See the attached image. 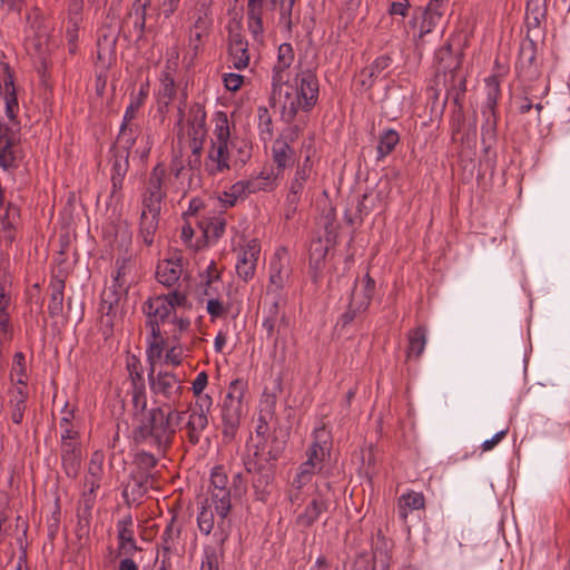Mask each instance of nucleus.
I'll use <instances>...</instances> for the list:
<instances>
[{
  "instance_id": "obj_1",
  "label": "nucleus",
  "mask_w": 570,
  "mask_h": 570,
  "mask_svg": "<svg viewBox=\"0 0 570 570\" xmlns=\"http://www.w3.org/2000/svg\"><path fill=\"white\" fill-rule=\"evenodd\" d=\"M185 413V411L165 406L151 407L140 416L136 413V425L132 431L135 443H147L159 453H164L171 446L176 429Z\"/></svg>"
},
{
  "instance_id": "obj_2",
  "label": "nucleus",
  "mask_w": 570,
  "mask_h": 570,
  "mask_svg": "<svg viewBox=\"0 0 570 570\" xmlns=\"http://www.w3.org/2000/svg\"><path fill=\"white\" fill-rule=\"evenodd\" d=\"M332 434L325 425L316 428L313 433V442L307 450V460L302 463L292 485L299 490L307 484L315 472L327 474L325 462L331 458Z\"/></svg>"
},
{
  "instance_id": "obj_3",
  "label": "nucleus",
  "mask_w": 570,
  "mask_h": 570,
  "mask_svg": "<svg viewBox=\"0 0 570 570\" xmlns=\"http://www.w3.org/2000/svg\"><path fill=\"white\" fill-rule=\"evenodd\" d=\"M0 96L4 101V112L9 120L0 117V144L2 141H20L21 124L18 119L19 102L14 77L8 63L3 65L0 73Z\"/></svg>"
},
{
  "instance_id": "obj_4",
  "label": "nucleus",
  "mask_w": 570,
  "mask_h": 570,
  "mask_svg": "<svg viewBox=\"0 0 570 570\" xmlns=\"http://www.w3.org/2000/svg\"><path fill=\"white\" fill-rule=\"evenodd\" d=\"M245 389L246 382L243 380L236 379L232 381L222 404V434L225 443H230L236 438L240 426V421L244 415L243 397Z\"/></svg>"
},
{
  "instance_id": "obj_5",
  "label": "nucleus",
  "mask_w": 570,
  "mask_h": 570,
  "mask_svg": "<svg viewBox=\"0 0 570 570\" xmlns=\"http://www.w3.org/2000/svg\"><path fill=\"white\" fill-rule=\"evenodd\" d=\"M460 59L455 58V63L452 68L444 71V83L446 86V97L443 102L445 106L449 99L454 104L453 117H452V131L453 139L461 134L465 116L463 112V98L466 91V80L463 71L460 68Z\"/></svg>"
},
{
  "instance_id": "obj_6",
  "label": "nucleus",
  "mask_w": 570,
  "mask_h": 570,
  "mask_svg": "<svg viewBox=\"0 0 570 570\" xmlns=\"http://www.w3.org/2000/svg\"><path fill=\"white\" fill-rule=\"evenodd\" d=\"M101 473L102 456L96 452L89 461L88 471L83 480L85 491L78 507L79 530L89 525L91 510L96 502V491L100 488Z\"/></svg>"
},
{
  "instance_id": "obj_7",
  "label": "nucleus",
  "mask_w": 570,
  "mask_h": 570,
  "mask_svg": "<svg viewBox=\"0 0 570 570\" xmlns=\"http://www.w3.org/2000/svg\"><path fill=\"white\" fill-rule=\"evenodd\" d=\"M243 464L252 476L250 483L255 499L266 502L273 491L275 463L259 461L258 454H248L243 458Z\"/></svg>"
},
{
  "instance_id": "obj_8",
  "label": "nucleus",
  "mask_w": 570,
  "mask_h": 570,
  "mask_svg": "<svg viewBox=\"0 0 570 570\" xmlns=\"http://www.w3.org/2000/svg\"><path fill=\"white\" fill-rule=\"evenodd\" d=\"M148 382L150 391L166 400L163 406L176 409L184 390L181 381L176 374L167 371H159L155 374V368L151 366L148 372Z\"/></svg>"
},
{
  "instance_id": "obj_9",
  "label": "nucleus",
  "mask_w": 570,
  "mask_h": 570,
  "mask_svg": "<svg viewBox=\"0 0 570 570\" xmlns=\"http://www.w3.org/2000/svg\"><path fill=\"white\" fill-rule=\"evenodd\" d=\"M268 188H272L271 175L267 174L265 176L262 173V176L258 178L235 183L228 190L223 193L219 200L225 208H228L235 206L238 199H245L252 193Z\"/></svg>"
},
{
  "instance_id": "obj_10",
  "label": "nucleus",
  "mask_w": 570,
  "mask_h": 570,
  "mask_svg": "<svg viewBox=\"0 0 570 570\" xmlns=\"http://www.w3.org/2000/svg\"><path fill=\"white\" fill-rule=\"evenodd\" d=\"M142 313L146 315V326L150 330V336H159L160 324L167 322L174 312L167 298L156 296L144 303Z\"/></svg>"
},
{
  "instance_id": "obj_11",
  "label": "nucleus",
  "mask_w": 570,
  "mask_h": 570,
  "mask_svg": "<svg viewBox=\"0 0 570 570\" xmlns=\"http://www.w3.org/2000/svg\"><path fill=\"white\" fill-rule=\"evenodd\" d=\"M295 91L302 101L303 111H311L318 100L320 83L312 69L301 70L294 78Z\"/></svg>"
},
{
  "instance_id": "obj_12",
  "label": "nucleus",
  "mask_w": 570,
  "mask_h": 570,
  "mask_svg": "<svg viewBox=\"0 0 570 570\" xmlns=\"http://www.w3.org/2000/svg\"><path fill=\"white\" fill-rule=\"evenodd\" d=\"M259 253L261 245L257 239L249 240L246 247L239 252L238 261L236 264V273L238 277L244 282H249L253 279L256 272Z\"/></svg>"
},
{
  "instance_id": "obj_13",
  "label": "nucleus",
  "mask_w": 570,
  "mask_h": 570,
  "mask_svg": "<svg viewBox=\"0 0 570 570\" xmlns=\"http://www.w3.org/2000/svg\"><path fill=\"white\" fill-rule=\"evenodd\" d=\"M126 294V292H121V289H114V287H106L101 293V323L110 331L112 330L115 320L119 313V303Z\"/></svg>"
},
{
  "instance_id": "obj_14",
  "label": "nucleus",
  "mask_w": 570,
  "mask_h": 570,
  "mask_svg": "<svg viewBox=\"0 0 570 570\" xmlns=\"http://www.w3.org/2000/svg\"><path fill=\"white\" fill-rule=\"evenodd\" d=\"M228 145L212 144L205 159L204 169L208 176H217L229 170Z\"/></svg>"
},
{
  "instance_id": "obj_15",
  "label": "nucleus",
  "mask_w": 570,
  "mask_h": 570,
  "mask_svg": "<svg viewBox=\"0 0 570 570\" xmlns=\"http://www.w3.org/2000/svg\"><path fill=\"white\" fill-rule=\"evenodd\" d=\"M60 456L62 470L69 479H77L81 470L82 450L81 445L60 443Z\"/></svg>"
},
{
  "instance_id": "obj_16",
  "label": "nucleus",
  "mask_w": 570,
  "mask_h": 570,
  "mask_svg": "<svg viewBox=\"0 0 570 570\" xmlns=\"http://www.w3.org/2000/svg\"><path fill=\"white\" fill-rule=\"evenodd\" d=\"M392 61L389 55H383L377 57L370 66L364 67L357 78L361 88L363 90H370L379 76L391 66Z\"/></svg>"
},
{
  "instance_id": "obj_17",
  "label": "nucleus",
  "mask_w": 570,
  "mask_h": 570,
  "mask_svg": "<svg viewBox=\"0 0 570 570\" xmlns=\"http://www.w3.org/2000/svg\"><path fill=\"white\" fill-rule=\"evenodd\" d=\"M229 56L234 68L238 70L249 63L248 42L239 32H229Z\"/></svg>"
},
{
  "instance_id": "obj_18",
  "label": "nucleus",
  "mask_w": 570,
  "mask_h": 570,
  "mask_svg": "<svg viewBox=\"0 0 570 570\" xmlns=\"http://www.w3.org/2000/svg\"><path fill=\"white\" fill-rule=\"evenodd\" d=\"M117 530L119 554L132 556L134 552L140 550V548L137 547L134 538L131 515H126L125 518L120 519L117 522Z\"/></svg>"
},
{
  "instance_id": "obj_19",
  "label": "nucleus",
  "mask_w": 570,
  "mask_h": 570,
  "mask_svg": "<svg viewBox=\"0 0 570 570\" xmlns=\"http://www.w3.org/2000/svg\"><path fill=\"white\" fill-rule=\"evenodd\" d=\"M266 0H248L247 2V24L254 40L263 42L264 37V3Z\"/></svg>"
},
{
  "instance_id": "obj_20",
  "label": "nucleus",
  "mask_w": 570,
  "mask_h": 570,
  "mask_svg": "<svg viewBox=\"0 0 570 570\" xmlns=\"http://www.w3.org/2000/svg\"><path fill=\"white\" fill-rule=\"evenodd\" d=\"M230 497H232V490L228 489H212L210 494V507L214 505L216 513L220 518V521L218 522V532L215 533V535L220 537L222 529L225 528L226 518L232 509L230 503Z\"/></svg>"
},
{
  "instance_id": "obj_21",
  "label": "nucleus",
  "mask_w": 570,
  "mask_h": 570,
  "mask_svg": "<svg viewBox=\"0 0 570 570\" xmlns=\"http://www.w3.org/2000/svg\"><path fill=\"white\" fill-rule=\"evenodd\" d=\"M110 153L112 154V174H111V184L112 190L115 194L122 188V181L125 176L129 169V153H121L120 148H116L112 146L110 148Z\"/></svg>"
},
{
  "instance_id": "obj_22",
  "label": "nucleus",
  "mask_w": 570,
  "mask_h": 570,
  "mask_svg": "<svg viewBox=\"0 0 570 570\" xmlns=\"http://www.w3.org/2000/svg\"><path fill=\"white\" fill-rule=\"evenodd\" d=\"M181 273L183 266L180 258L164 259L157 265L156 278L164 286L171 287L179 279Z\"/></svg>"
},
{
  "instance_id": "obj_23",
  "label": "nucleus",
  "mask_w": 570,
  "mask_h": 570,
  "mask_svg": "<svg viewBox=\"0 0 570 570\" xmlns=\"http://www.w3.org/2000/svg\"><path fill=\"white\" fill-rule=\"evenodd\" d=\"M276 402L277 399L275 394H267L264 400L261 401V410L257 419V425L255 428L256 438L258 440L267 439L269 430L268 421L275 414Z\"/></svg>"
},
{
  "instance_id": "obj_24",
  "label": "nucleus",
  "mask_w": 570,
  "mask_h": 570,
  "mask_svg": "<svg viewBox=\"0 0 570 570\" xmlns=\"http://www.w3.org/2000/svg\"><path fill=\"white\" fill-rule=\"evenodd\" d=\"M284 449L285 441L274 435L271 442H268V439L258 440L253 454H258L259 461L274 463L281 458Z\"/></svg>"
},
{
  "instance_id": "obj_25",
  "label": "nucleus",
  "mask_w": 570,
  "mask_h": 570,
  "mask_svg": "<svg viewBox=\"0 0 570 570\" xmlns=\"http://www.w3.org/2000/svg\"><path fill=\"white\" fill-rule=\"evenodd\" d=\"M153 476L149 472L137 471L131 473L130 481L125 485L122 497L128 501L131 495L132 500L136 501L142 498L149 488L150 480Z\"/></svg>"
},
{
  "instance_id": "obj_26",
  "label": "nucleus",
  "mask_w": 570,
  "mask_h": 570,
  "mask_svg": "<svg viewBox=\"0 0 570 570\" xmlns=\"http://www.w3.org/2000/svg\"><path fill=\"white\" fill-rule=\"evenodd\" d=\"M328 503L321 494L314 497L306 505L303 513L296 518V523L303 528H311L320 518V515L327 511Z\"/></svg>"
},
{
  "instance_id": "obj_27",
  "label": "nucleus",
  "mask_w": 570,
  "mask_h": 570,
  "mask_svg": "<svg viewBox=\"0 0 570 570\" xmlns=\"http://www.w3.org/2000/svg\"><path fill=\"white\" fill-rule=\"evenodd\" d=\"M445 9L440 7H434V4L428 3L424 11L422 12V20L420 24L419 39L416 45L419 46L425 35L432 32L438 26H440L443 21V17L445 13Z\"/></svg>"
},
{
  "instance_id": "obj_28",
  "label": "nucleus",
  "mask_w": 570,
  "mask_h": 570,
  "mask_svg": "<svg viewBox=\"0 0 570 570\" xmlns=\"http://www.w3.org/2000/svg\"><path fill=\"white\" fill-rule=\"evenodd\" d=\"M285 87L286 90L282 94L284 100L282 102L281 119L291 125L295 120L298 110H303V105L295 91V86L287 85Z\"/></svg>"
},
{
  "instance_id": "obj_29",
  "label": "nucleus",
  "mask_w": 570,
  "mask_h": 570,
  "mask_svg": "<svg viewBox=\"0 0 570 570\" xmlns=\"http://www.w3.org/2000/svg\"><path fill=\"white\" fill-rule=\"evenodd\" d=\"M229 537L227 529H222L220 537H218L219 548L206 546L204 549V559L202 561L200 570H219V559L224 556V544Z\"/></svg>"
},
{
  "instance_id": "obj_30",
  "label": "nucleus",
  "mask_w": 570,
  "mask_h": 570,
  "mask_svg": "<svg viewBox=\"0 0 570 570\" xmlns=\"http://www.w3.org/2000/svg\"><path fill=\"white\" fill-rule=\"evenodd\" d=\"M22 157L20 141H2L0 144V167L2 169L18 168Z\"/></svg>"
},
{
  "instance_id": "obj_31",
  "label": "nucleus",
  "mask_w": 570,
  "mask_h": 570,
  "mask_svg": "<svg viewBox=\"0 0 570 570\" xmlns=\"http://www.w3.org/2000/svg\"><path fill=\"white\" fill-rule=\"evenodd\" d=\"M49 291L48 314L51 318H55L61 316L63 312L65 281L59 277H52L49 284Z\"/></svg>"
},
{
  "instance_id": "obj_32",
  "label": "nucleus",
  "mask_w": 570,
  "mask_h": 570,
  "mask_svg": "<svg viewBox=\"0 0 570 570\" xmlns=\"http://www.w3.org/2000/svg\"><path fill=\"white\" fill-rule=\"evenodd\" d=\"M272 154L278 170L274 178L271 177L273 181L279 173L294 164V150L286 140L276 139L272 147Z\"/></svg>"
},
{
  "instance_id": "obj_33",
  "label": "nucleus",
  "mask_w": 570,
  "mask_h": 570,
  "mask_svg": "<svg viewBox=\"0 0 570 570\" xmlns=\"http://www.w3.org/2000/svg\"><path fill=\"white\" fill-rule=\"evenodd\" d=\"M208 426V417L204 413L189 411L188 421L185 424L186 439L191 445L199 443L203 432Z\"/></svg>"
},
{
  "instance_id": "obj_34",
  "label": "nucleus",
  "mask_w": 570,
  "mask_h": 570,
  "mask_svg": "<svg viewBox=\"0 0 570 570\" xmlns=\"http://www.w3.org/2000/svg\"><path fill=\"white\" fill-rule=\"evenodd\" d=\"M482 115L484 120L481 126V141L484 153L488 154L492 145L497 141L498 116L497 111L491 110H482Z\"/></svg>"
},
{
  "instance_id": "obj_35",
  "label": "nucleus",
  "mask_w": 570,
  "mask_h": 570,
  "mask_svg": "<svg viewBox=\"0 0 570 570\" xmlns=\"http://www.w3.org/2000/svg\"><path fill=\"white\" fill-rule=\"evenodd\" d=\"M139 131L140 128L137 124L132 121H127L122 118L117 141L114 146L116 148H120L121 153L130 154V149L136 144Z\"/></svg>"
},
{
  "instance_id": "obj_36",
  "label": "nucleus",
  "mask_w": 570,
  "mask_h": 570,
  "mask_svg": "<svg viewBox=\"0 0 570 570\" xmlns=\"http://www.w3.org/2000/svg\"><path fill=\"white\" fill-rule=\"evenodd\" d=\"M19 220L20 208L12 203H8L6 213L0 217L2 237L8 243H12L14 240V229L19 224Z\"/></svg>"
},
{
  "instance_id": "obj_37",
  "label": "nucleus",
  "mask_w": 570,
  "mask_h": 570,
  "mask_svg": "<svg viewBox=\"0 0 570 570\" xmlns=\"http://www.w3.org/2000/svg\"><path fill=\"white\" fill-rule=\"evenodd\" d=\"M118 39L106 37V35H97V59L105 68L111 67L116 61V47Z\"/></svg>"
},
{
  "instance_id": "obj_38",
  "label": "nucleus",
  "mask_w": 570,
  "mask_h": 570,
  "mask_svg": "<svg viewBox=\"0 0 570 570\" xmlns=\"http://www.w3.org/2000/svg\"><path fill=\"white\" fill-rule=\"evenodd\" d=\"M206 111L199 104L190 107L188 114V136L206 137Z\"/></svg>"
},
{
  "instance_id": "obj_39",
  "label": "nucleus",
  "mask_w": 570,
  "mask_h": 570,
  "mask_svg": "<svg viewBox=\"0 0 570 570\" xmlns=\"http://www.w3.org/2000/svg\"><path fill=\"white\" fill-rule=\"evenodd\" d=\"M288 277L287 271L278 254L271 261L269 264V283L267 285V293L281 291Z\"/></svg>"
},
{
  "instance_id": "obj_40",
  "label": "nucleus",
  "mask_w": 570,
  "mask_h": 570,
  "mask_svg": "<svg viewBox=\"0 0 570 570\" xmlns=\"http://www.w3.org/2000/svg\"><path fill=\"white\" fill-rule=\"evenodd\" d=\"M159 225V215H150L141 213L139 223V236L147 246H151L155 240Z\"/></svg>"
},
{
  "instance_id": "obj_41",
  "label": "nucleus",
  "mask_w": 570,
  "mask_h": 570,
  "mask_svg": "<svg viewBox=\"0 0 570 570\" xmlns=\"http://www.w3.org/2000/svg\"><path fill=\"white\" fill-rule=\"evenodd\" d=\"M400 142V135L394 129H385L379 137L377 160L389 156Z\"/></svg>"
},
{
  "instance_id": "obj_42",
  "label": "nucleus",
  "mask_w": 570,
  "mask_h": 570,
  "mask_svg": "<svg viewBox=\"0 0 570 570\" xmlns=\"http://www.w3.org/2000/svg\"><path fill=\"white\" fill-rule=\"evenodd\" d=\"M366 301H357L355 293H352L351 301L348 303L347 309L341 315L340 320L336 323V326H341L342 328L350 325L358 314L364 313L368 305H366Z\"/></svg>"
},
{
  "instance_id": "obj_43",
  "label": "nucleus",
  "mask_w": 570,
  "mask_h": 570,
  "mask_svg": "<svg viewBox=\"0 0 570 570\" xmlns=\"http://www.w3.org/2000/svg\"><path fill=\"white\" fill-rule=\"evenodd\" d=\"M426 344V328L424 326H417L409 333V347L407 356L419 357Z\"/></svg>"
},
{
  "instance_id": "obj_44",
  "label": "nucleus",
  "mask_w": 570,
  "mask_h": 570,
  "mask_svg": "<svg viewBox=\"0 0 570 570\" xmlns=\"http://www.w3.org/2000/svg\"><path fill=\"white\" fill-rule=\"evenodd\" d=\"M327 252L328 247L327 245L323 244L322 239L312 242L309 248L308 265L309 268L314 272V277L316 276V273L322 268Z\"/></svg>"
},
{
  "instance_id": "obj_45",
  "label": "nucleus",
  "mask_w": 570,
  "mask_h": 570,
  "mask_svg": "<svg viewBox=\"0 0 570 570\" xmlns=\"http://www.w3.org/2000/svg\"><path fill=\"white\" fill-rule=\"evenodd\" d=\"M165 175V167L161 164H157L150 171L147 187L144 194L159 195L166 197V193L163 190Z\"/></svg>"
},
{
  "instance_id": "obj_46",
  "label": "nucleus",
  "mask_w": 570,
  "mask_h": 570,
  "mask_svg": "<svg viewBox=\"0 0 570 570\" xmlns=\"http://www.w3.org/2000/svg\"><path fill=\"white\" fill-rule=\"evenodd\" d=\"M424 495L420 492H411L400 498L399 514L401 519L407 518V509L419 510L424 508Z\"/></svg>"
},
{
  "instance_id": "obj_47",
  "label": "nucleus",
  "mask_w": 570,
  "mask_h": 570,
  "mask_svg": "<svg viewBox=\"0 0 570 570\" xmlns=\"http://www.w3.org/2000/svg\"><path fill=\"white\" fill-rule=\"evenodd\" d=\"M150 6V0H135L131 10L128 13V18H135L134 27L138 30L139 36L145 31L146 27V11Z\"/></svg>"
},
{
  "instance_id": "obj_48",
  "label": "nucleus",
  "mask_w": 570,
  "mask_h": 570,
  "mask_svg": "<svg viewBox=\"0 0 570 570\" xmlns=\"http://www.w3.org/2000/svg\"><path fill=\"white\" fill-rule=\"evenodd\" d=\"M148 96V83L141 85L137 95L131 94L130 104L127 106L124 119L127 121H134L137 116L139 108L144 105Z\"/></svg>"
},
{
  "instance_id": "obj_49",
  "label": "nucleus",
  "mask_w": 570,
  "mask_h": 570,
  "mask_svg": "<svg viewBox=\"0 0 570 570\" xmlns=\"http://www.w3.org/2000/svg\"><path fill=\"white\" fill-rule=\"evenodd\" d=\"M161 86L158 94V102L168 106L176 96V85L169 72H165L160 78Z\"/></svg>"
},
{
  "instance_id": "obj_50",
  "label": "nucleus",
  "mask_w": 570,
  "mask_h": 570,
  "mask_svg": "<svg viewBox=\"0 0 570 570\" xmlns=\"http://www.w3.org/2000/svg\"><path fill=\"white\" fill-rule=\"evenodd\" d=\"M312 171V163L311 158L307 155L302 164H299L296 168L295 176L291 181L289 188L298 190L303 193L304 186L309 178Z\"/></svg>"
},
{
  "instance_id": "obj_51",
  "label": "nucleus",
  "mask_w": 570,
  "mask_h": 570,
  "mask_svg": "<svg viewBox=\"0 0 570 570\" xmlns=\"http://www.w3.org/2000/svg\"><path fill=\"white\" fill-rule=\"evenodd\" d=\"M272 92H271V105L275 106L276 100L282 101V94L285 86L289 85L288 72L272 71Z\"/></svg>"
},
{
  "instance_id": "obj_52",
  "label": "nucleus",
  "mask_w": 570,
  "mask_h": 570,
  "mask_svg": "<svg viewBox=\"0 0 570 570\" xmlns=\"http://www.w3.org/2000/svg\"><path fill=\"white\" fill-rule=\"evenodd\" d=\"M215 140H212V144H220L228 145V140L230 137L229 125L227 115L224 112H218L215 125Z\"/></svg>"
},
{
  "instance_id": "obj_53",
  "label": "nucleus",
  "mask_w": 570,
  "mask_h": 570,
  "mask_svg": "<svg viewBox=\"0 0 570 570\" xmlns=\"http://www.w3.org/2000/svg\"><path fill=\"white\" fill-rule=\"evenodd\" d=\"M197 524L199 531L205 535H208L214 529V513L212 511L210 504H208V500L206 499L204 504L200 508V512L197 517Z\"/></svg>"
},
{
  "instance_id": "obj_54",
  "label": "nucleus",
  "mask_w": 570,
  "mask_h": 570,
  "mask_svg": "<svg viewBox=\"0 0 570 570\" xmlns=\"http://www.w3.org/2000/svg\"><path fill=\"white\" fill-rule=\"evenodd\" d=\"M131 402L134 406V420L136 421V413H138V416H140L142 413L147 412V397L144 383L138 385L134 382Z\"/></svg>"
},
{
  "instance_id": "obj_55",
  "label": "nucleus",
  "mask_w": 570,
  "mask_h": 570,
  "mask_svg": "<svg viewBox=\"0 0 570 570\" xmlns=\"http://www.w3.org/2000/svg\"><path fill=\"white\" fill-rule=\"evenodd\" d=\"M11 304V297L6 294L3 288H0V335H6L10 332V314L8 308Z\"/></svg>"
},
{
  "instance_id": "obj_56",
  "label": "nucleus",
  "mask_w": 570,
  "mask_h": 570,
  "mask_svg": "<svg viewBox=\"0 0 570 570\" xmlns=\"http://www.w3.org/2000/svg\"><path fill=\"white\" fill-rule=\"evenodd\" d=\"M165 348V340L159 332V336H149L148 338V347H147V358L150 364V367H155L156 360H159L163 356V352Z\"/></svg>"
},
{
  "instance_id": "obj_57",
  "label": "nucleus",
  "mask_w": 570,
  "mask_h": 570,
  "mask_svg": "<svg viewBox=\"0 0 570 570\" xmlns=\"http://www.w3.org/2000/svg\"><path fill=\"white\" fill-rule=\"evenodd\" d=\"M175 517L170 519L169 523L166 525L161 534L163 549L164 553H166V558H169V553L173 549V543L180 535V528L175 527Z\"/></svg>"
},
{
  "instance_id": "obj_58",
  "label": "nucleus",
  "mask_w": 570,
  "mask_h": 570,
  "mask_svg": "<svg viewBox=\"0 0 570 570\" xmlns=\"http://www.w3.org/2000/svg\"><path fill=\"white\" fill-rule=\"evenodd\" d=\"M258 129L262 139L269 140L273 137V119L266 107H258Z\"/></svg>"
},
{
  "instance_id": "obj_59",
  "label": "nucleus",
  "mask_w": 570,
  "mask_h": 570,
  "mask_svg": "<svg viewBox=\"0 0 570 570\" xmlns=\"http://www.w3.org/2000/svg\"><path fill=\"white\" fill-rule=\"evenodd\" d=\"M488 94L487 101L482 110L497 111L498 99L500 97V85L495 77H490L487 80Z\"/></svg>"
},
{
  "instance_id": "obj_60",
  "label": "nucleus",
  "mask_w": 570,
  "mask_h": 570,
  "mask_svg": "<svg viewBox=\"0 0 570 570\" xmlns=\"http://www.w3.org/2000/svg\"><path fill=\"white\" fill-rule=\"evenodd\" d=\"M368 199L367 194H363L362 197L357 200L356 212L353 216L351 213H345L346 222L350 225H354L356 220L361 224L363 222V216H366L371 213L372 207L366 204Z\"/></svg>"
},
{
  "instance_id": "obj_61",
  "label": "nucleus",
  "mask_w": 570,
  "mask_h": 570,
  "mask_svg": "<svg viewBox=\"0 0 570 570\" xmlns=\"http://www.w3.org/2000/svg\"><path fill=\"white\" fill-rule=\"evenodd\" d=\"M164 198H165L164 196H159V195L144 194L142 202H141V205H142L141 213L160 216L161 202L164 200Z\"/></svg>"
},
{
  "instance_id": "obj_62",
  "label": "nucleus",
  "mask_w": 570,
  "mask_h": 570,
  "mask_svg": "<svg viewBox=\"0 0 570 570\" xmlns=\"http://www.w3.org/2000/svg\"><path fill=\"white\" fill-rule=\"evenodd\" d=\"M121 29V21L108 14L97 35H106L108 38L112 35V38L118 39Z\"/></svg>"
},
{
  "instance_id": "obj_63",
  "label": "nucleus",
  "mask_w": 570,
  "mask_h": 570,
  "mask_svg": "<svg viewBox=\"0 0 570 570\" xmlns=\"http://www.w3.org/2000/svg\"><path fill=\"white\" fill-rule=\"evenodd\" d=\"M296 0H282L279 4V23L291 32L293 29L292 12Z\"/></svg>"
},
{
  "instance_id": "obj_64",
  "label": "nucleus",
  "mask_w": 570,
  "mask_h": 570,
  "mask_svg": "<svg viewBox=\"0 0 570 570\" xmlns=\"http://www.w3.org/2000/svg\"><path fill=\"white\" fill-rule=\"evenodd\" d=\"M9 403H10V407H11V413H10L11 421L14 424H21L22 420H23L24 411L27 407L26 402H23V396L12 397Z\"/></svg>"
}]
</instances>
